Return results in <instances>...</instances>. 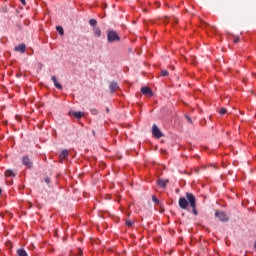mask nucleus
I'll use <instances>...</instances> for the list:
<instances>
[{"label": "nucleus", "instance_id": "1", "mask_svg": "<svg viewBox=\"0 0 256 256\" xmlns=\"http://www.w3.org/2000/svg\"><path fill=\"white\" fill-rule=\"evenodd\" d=\"M180 209H187L191 207L193 215H199L197 212V199L193 193H186V197H180L178 200Z\"/></svg>", "mask_w": 256, "mask_h": 256}, {"label": "nucleus", "instance_id": "13", "mask_svg": "<svg viewBox=\"0 0 256 256\" xmlns=\"http://www.w3.org/2000/svg\"><path fill=\"white\" fill-rule=\"evenodd\" d=\"M69 157V151L68 150H62L60 153V159H67Z\"/></svg>", "mask_w": 256, "mask_h": 256}, {"label": "nucleus", "instance_id": "16", "mask_svg": "<svg viewBox=\"0 0 256 256\" xmlns=\"http://www.w3.org/2000/svg\"><path fill=\"white\" fill-rule=\"evenodd\" d=\"M56 31H58L60 35H65V30H63V27L61 26H57Z\"/></svg>", "mask_w": 256, "mask_h": 256}, {"label": "nucleus", "instance_id": "27", "mask_svg": "<svg viewBox=\"0 0 256 256\" xmlns=\"http://www.w3.org/2000/svg\"><path fill=\"white\" fill-rule=\"evenodd\" d=\"M234 43H239V37H236V38L234 39Z\"/></svg>", "mask_w": 256, "mask_h": 256}, {"label": "nucleus", "instance_id": "5", "mask_svg": "<svg viewBox=\"0 0 256 256\" xmlns=\"http://www.w3.org/2000/svg\"><path fill=\"white\" fill-rule=\"evenodd\" d=\"M22 164L27 167V169H31V167H33V162L31 161V159H29V157L24 156L22 158Z\"/></svg>", "mask_w": 256, "mask_h": 256}, {"label": "nucleus", "instance_id": "22", "mask_svg": "<svg viewBox=\"0 0 256 256\" xmlns=\"http://www.w3.org/2000/svg\"><path fill=\"white\" fill-rule=\"evenodd\" d=\"M133 224H134V222L131 221V220H127V221H126V225H127L128 227H133Z\"/></svg>", "mask_w": 256, "mask_h": 256}, {"label": "nucleus", "instance_id": "2", "mask_svg": "<svg viewBox=\"0 0 256 256\" xmlns=\"http://www.w3.org/2000/svg\"><path fill=\"white\" fill-rule=\"evenodd\" d=\"M107 41L108 43H116L117 41H121V37L114 30H110L107 32Z\"/></svg>", "mask_w": 256, "mask_h": 256}, {"label": "nucleus", "instance_id": "23", "mask_svg": "<svg viewBox=\"0 0 256 256\" xmlns=\"http://www.w3.org/2000/svg\"><path fill=\"white\" fill-rule=\"evenodd\" d=\"M44 181H45V183H46L47 185H49V183H51V178L46 177V178L44 179Z\"/></svg>", "mask_w": 256, "mask_h": 256}, {"label": "nucleus", "instance_id": "17", "mask_svg": "<svg viewBox=\"0 0 256 256\" xmlns=\"http://www.w3.org/2000/svg\"><path fill=\"white\" fill-rule=\"evenodd\" d=\"M89 25H91V27H95L97 25V20L95 19H90L89 20Z\"/></svg>", "mask_w": 256, "mask_h": 256}, {"label": "nucleus", "instance_id": "7", "mask_svg": "<svg viewBox=\"0 0 256 256\" xmlns=\"http://www.w3.org/2000/svg\"><path fill=\"white\" fill-rule=\"evenodd\" d=\"M167 183H169V180L159 179L157 181L158 187H161L162 189H167Z\"/></svg>", "mask_w": 256, "mask_h": 256}, {"label": "nucleus", "instance_id": "24", "mask_svg": "<svg viewBox=\"0 0 256 256\" xmlns=\"http://www.w3.org/2000/svg\"><path fill=\"white\" fill-rule=\"evenodd\" d=\"M186 119H187V121H188L189 123H193V121L191 120V117L186 116Z\"/></svg>", "mask_w": 256, "mask_h": 256}, {"label": "nucleus", "instance_id": "12", "mask_svg": "<svg viewBox=\"0 0 256 256\" xmlns=\"http://www.w3.org/2000/svg\"><path fill=\"white\" fill-rule=\"evenodd\" d=\"M93 35H94L95 37H101V28H99V27H94V28H93Z\"/></svg>", "mask_w": 256, "mask_h": 256}, {"label": "nucleus", "instance_id": "9", "mask_svg": "<svg viewBox=\"0 0 256 256\" xmlns=\"http://www.w3.org/2000/svg\"><path fill=\"white\" fill-rule=\"evenodd\" d=\"M52 81H53L54 86L56 87V89H59L60 91L63 89V86L59 83V81H57L56 76H52Z\"/></svg>", "mask_w": 256, "mask_h": 256}, {"label": "nucleus", "instance_id": "14", "mask_svg": "<svg viewBox=\"0 0 256 256\" xmlns=\"http://www.w3.org/2000/svg\"><path fill=\"white\" fill-rule=\"evenodd\" d=\"M15 171H13V170H10V169H8V170H6L5 171V176L6 177H15Z\"/></svg>", "mask_w": 256, "mask_h": 256}, {"label": "nucleus", "instance_id": "11", "mask_svg": "<svg viewBox=\"0 0 256 256\" xmlns=\"http://www.w3.org/2000/svg\"><path fill=\"white\" fill-rule=\"evenodd\" d=\"M69 115H73L76 119H81V117H83V112L70 111Z\"/></svg>", "mask_w": 256, "mask_h": 256}, {"label": "nucleus", "instance_id": "19", "mask_svg": "<svg viewBox=\"0 0 256 256\" xmlns=\"http://www.w3.org/2000/svg\"><path fill=\"white\" fill-rule=\"evenodd\" d=\"M161 75H162V77H167V75H169V71H167V70H162V71H161Z\"/></svg>", "mask_w": 256, "mask_h": 256}, {"label": "nucleus", "instance_id": "25", "mask_svg": "<svg viewBox=\"0 0 256 256\" xmlns=\"http://www.w3.org/2000/svg\"><path fill=\"white\" fill-rule=\"evenodd\" d=\"M78 255H79V256L83 255V250L78 249Z\"/></svg>", "mask_w": 256, "mask_h": 256}, {"label": "nucleus", "instance_id": "8", "mask_svg": "<svg viewBox=\"0 0 256 256\" xmlns=\"http://www.w3.org/2000/svg\"><path fill=\"white\" fill-rule=\"evenodd\" d=\"M27 46L25 44H19L14 48V51H18L19 53H25Z\"/></svg>", "mask_w": 256, "mask_h": 256}, {"label": "nucleus", "instance_id": "3", "mask_svg": "<svg viewBox=\"0 0 256 256\" xmlns=\"http://www.w3.org/2000/svg\"><path fill=\"white\" fill-rule=\"evenodd\" d=\"M215 217L219 219V221H222L224 223H227L229 221V216L224 211L216 210Z\"/></svg>", "mask_w": 256, "mask_h": 256}, {"label": "nucleus", "instance_id": "4", "mask_svg": "<svg viewBox=\"0 0 256 256\" xmlns=\"http://www.w3.org/2000/svg\"><path fill=\"white\" fill-rule=\"evenodd\" d=\"M152 135L156 139H161V137H163V132H161L159 127H157L155 124H153V126H152Z\"/></svg>", "mask_w": 256, "mask_h": 256}, {"label": "nucleus", "instance_id": "26", "mask_svg": "<svg viewBox=\"0 0 256 256\" xmlns=\"http://www.w3.org/2000/svg\"><path fill=\"white\" fill-rule=\"evenodd\" d=\"M20 2L22 3V5H27V1H25V0H20Z\"/></svg>", "mask_w": 256, "mask_h": 256}, {"label": "nucleus", "instance_id": "10", "mask_svg": "<svg viewBox=\"0 0 256 256\" xmlns=\"http://www.w3.org/2000/svg\"><path fill=\"white\" fill-rule=\"evenodd\" d=\"M117 89H119V84H117V82H111L110 83L111 93H115V91H117Z\"/></svg>", "mask_w": 256, "mask_h": 256}, {"label": "nucleus", "instance_id": "29", "mask_svg": "<svg viewBox=\"0 0 256 256\" xmlns=\"http://www.w3.org/2000/svg\"><path fill=\"white\" fill-rule=\"evenodd\" d=\"M8 245H11V242H7Z\"/></svg>", "mask_w": 256, "mask_h": 256}, {"label": "nucleus", "instance_id": "28", "mask_svg": "<svg viewBox=\"0 0 256 256\" xmlns=\"http://www.w3.org/2000/svg\"><path fill=\"white\" fill-rule=\"evenodd\" d=\"M1 193H3V190L0 188V195H1Z\"/></svg>", "mask_w": 256, "mask_h": 256}, {"label": "nucleus", "instance_id": "18", "mask_svg": "<svg viewBox=\"0 0 256 256\" xmlns=\"http://www.w3.org/2000/svg\"><path fill=\"white\" fill-rule=\"evenodd\" d=\"M152 201H153V203H155L156 205H159V199H157V197L156 196H152Z\"/></svg>", "mask_w": 256, "mask_h": 256}, {"label": "nucleus", "instance_id": "6", "mask_svg": "<svg viewBox=\"0 0 256 256\" xmlns=\"http://www.w3.org/2000/svg\"><path fill=\"white\" fill-rule=\"evenodd\" d=\"M141 93L142 95H147V97H153V90L149 87H142Z\"/></svg>", "mask_w": 256, "mask_h": 256}, {"label": "nucleus", "instance_id": "21", "mask_svg": "<svg viewBox=\"0 0 256 256\" xmlns=\"http://www.w3.org/2000/svg\"><path fill=\"white\" fill-rule=\"evenodd\" d=\"M90 112L92 113V115H97L99 113L95 108H91Z\"/></svg>", "mask_w": 256, "mask_h": 256}, {"label": "nucleus", "instance_id": "20", "mask_svg": "<svg viewBox=\"0 0 256 256\" xmlns=\"http://www.w3.org/2000/svg\"><path fill=\"white\" fill-rule=\"evenodd\" d=\"M219 113H220V115H226L227 114V110L225 108H221L219 110Z\"/></svg>", "mask_w": 256, "mask_h": 256}, {"label": "nucleus", "instance_id": "15", "mask_svg": "<svg viewBox=\"0 0 256 256\" xmlns=\"http://www.w3.org/2000/svg\"><path fill=\"white\" fill-rule=\"evenodd\" d=\"M17 255L18 256H27V251H25V249L20 248L17 250Z\"/></svg>", "mask_w": 256, "mask_h": 256}]
</instances>
